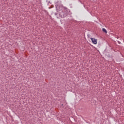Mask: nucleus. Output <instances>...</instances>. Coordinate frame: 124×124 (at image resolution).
<instances>
[{
	"label": "nucleus",
	"instance_id": "7ed1b4c3",
	"mask_svg": "<svg viewBox=\"0 0 124 124\" xmlns=\"http://www.w3.org/2000/svg\"><path fill=\"white\" fill-rule=\"evenodd\" d=\"M102 31H103V32H105V33H107V31L106 30V29H105V28H103Z\"/></svg>",
	"mask_w": 124,
	"mask_h": 124
},
{
	"label": "nucleus",
	"instance_id": "f03ea898",
	"mask_svg": "<svg viewBox=\"0 0 124 124\" xmlns=\"http://www.w3.org/2000/svg\"><path fill=\"white\" fill-rule=\"evenodd\" d=\"M91 39L93 44H97V40L96 39L91 38Z\"/></svg>",
	"mask_w": 124,
	"mask_h": 124
},
{
	"label": "nucleus",
	"instance_id": "f257e3e1",
	"mask_svg": "<svg viewBox=\"0 0 124 124\" xmlns=\"http://www.w3.org/2000/svg\"><path fill=\"white\" fill-rule=\"evenodd\" d=\"M67 15V8H63V11L60 14L61 18H64Z\"/></svg>",
	"mask_w": 124,
	"mask_h": 124
}]
</instances>
